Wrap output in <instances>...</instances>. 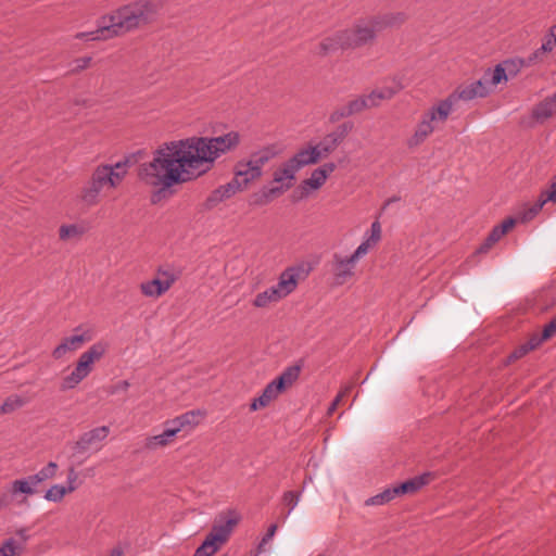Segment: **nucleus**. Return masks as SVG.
Here are the masks:
<instances>
[{
  "mask_svg": "<svg viewBox=\"0 0 556 556\" xmlns=\"http://www.w3.org/2000/svg\"><path fill=\"white\" fill-rule=\"evenodd\" d=\"M238 131L217 137H191L176 142V184L188 182L207 174L215 162L240 143Z\"/></svg>",
  "mask_w": 556,
  "mask_h": 556,
  "instance_id": "1",
  "label": "nucleus"
},
{
  "mask_svg": "<svg viewBox=\"0 0 556 556\" xmlns=\"http://www.w3.org/2000/svg\"><path fill=\"white\" fill-rule=\"evenodd\" d=\"M163 8L161 0H136L126 3L110 14L103 15L98 28L76 34V38L86 41L111 39L153 23Z\"/></svg>",
  "mask_w": 556,
  "mask_h": 556,
  "instance_id": "2",
  "label": "nucleus"
},
{
  "mask_svg": "<svg viewBox=\"0 0 556 556\" xmlns=\"http://www.w3.org/2000/svg\"><path fill=\"white\" fill-rule=\"evenodd\" d=\"M138 177L153 189L151 202L156 204L162 201L174 185V141L160 146L153 152V159L139 166Z\"/></svg>",
  "mask_w": 556,
  "mask_h": 556,
  "instance_id": "3",
  "label": "nucleus"
},
{
  "mask_svg": "<svg viewBox=\"0 0 556 556\" xmlns=\"http://www.w3.org/2000/svg\"><path fill=\"white\" fill-rule=\"evenodd\" d=\"M129 160L125 159L115 164L98 165L80 192L81 201L88 206H94L102 195L114 190L123 182L128 173Z\"/></svg>",
  "mask_w": 556,
  "mask_h": 556,
  "instance_id": "4",
  "label": "nucleus"
},
{
  "mask_svg": "<svg viewBox=\"0 0 556 556\" xmlns=\"http://www.w3.org/2000/svg\"><path fill=\"white\" fill-rule=\"evenodd\" d=\"M279 154L275 146H266L254 151L247 159L239 160L233 166L232 180H237L240 190L244 191L263 176L264 166Z\"/></svg>",
  "mask_w": 556,
  "mask_h": 556,
  "instance_id": "5",
  "label": "nucleus"
},
{
  "mask_svg": "<svg viewBox=\"0 0 556 556\" xmlns=\"http://www.w3.org/2000/svg\"><path fill=\"white\" fill-rule=\"evenodd\" d=\"M108 349L106 342L98 341L81 353L72 372L62 379L60 390L67 391L76 388L91 374L94 364L105 355Z\"/></svg>",
  "mask_w": 556,
  "mask_h": 556,
  "instance_id": "6",
  "label": "nucleus"
},
{
  "mask_svg": "<svg viewBox=\"0 0 556 556\" xmlns=\"http://www.w3.org/2000/svg\"><path fill=\"white\" fill-rule=\"evenodd\" d=\"M238 523L236 516H225L216 521L203 543L197 548L194 556H213L229 539Z\"/></svg>",
  "mask_w": 556,
  "mask_h": 556,
  "instance_id": "7",
  "label": "nucleus"
},
{
  "mask_svg": "<svg viewBox=\"0 0 556 556\" xmlns=\"http://www.w3.org/2000/svg\"><path fill=\"white\" fill-rule=\"evenodd\" d=\"M299 170L294 167V165L287 160L283 162L273 175V181L278 184L279 186L268 188L263 192V201L256 202L257 204H264L271 201L274 198L281 195L287 190H289L293 180L295 179V175Z\"/></svg>",
  "mask_w": 556,
  "mask_h": 556,
  "instance_id": "8",
  "label": "nucleus"
},
{
  "mask_svg": "<svg viewBox=\"0 0 556 556\" xmlns=\"http://www.w3.org/2000/svg\"><path fill=\"white\" fill-rule=\"evenodd\" d=\"M36 493L37 488L28 476L15 479L8 485L7 493L0 496V508H5L11 503H16L18 505L27 504L28 497Z\"/></svg>",
  "mask_w": 556,
  "mask_h": 556,
  "instance_id": "9",
  "label": "nucleus"
},
{
  "mask_svg": "<svg viewBox=\"0 0 556 556\" xmlns=\"http://www.w3.org/2000/svg\"><path fill=\"white\" fill-rule=\"evenodd\" d=\"M379 29L376 28L374 16L357 21L352 27L343 30L345 46L348 48H357L364 46L376 37Z\"/></svg>",
  "mask_w": 556,
  "mask_h": 556,
  "instance_id": "10",
  "label": "nucleus"
},
{
  "mask_svg": "<svg viewBox=\"0 0 556 556\" xmlns=\"http://www.w3.org/2000/svg\"><path fill=\"white\" fill-rule=\"evenodd\" d=\"M93 338L94 331L91 328L78 326L74 329V334L63 338L60 344L54 348L52 356L55 359L63 358L67 353L79 350Z\"/></svg>",
  "mask_w": 556,
  "mask_h": 556,
  "instance_id": "11",
  "label": "nucleus"
},
{
  "mask_svg": "<svg viewBox=\"0 0 556 556\" xmlns=\"http://www.w3.org/2000/svg\"><path fill=\"white\" fill-rule=\"evenodd\" d=\"M364 257L357 250L350 256H342L338 253L332 257V274L334 283L342 286L351 280L355 274L356 263Z\"/></svg>",
  "mask_w": 556,
  "mask_h": 556,
  "instance_id": "12",
  "label": "nucleus"
},
{
  "mask_svg": "<svg viewBox=\"0 0 556 556\" xmlns=\"http://www.w3.org/2000/svg\"><path fill=\"white\" fill-rule=\"evenodd\" d=\"M453 112L451 100H440L420 115V121L433 127V131L443 125Z\"/></svg>",
  "mask_w": 556,
  "mask_h": 556,
  "instance_id": "13",
  "label": "nucleus"
},
{
  "mask_svg": "<svg viewBox=\"0 0 556 556\" xmlns=\"http://www.w3.org/2000/svg\"><path fill=\"white\" fill-rule=\"evenodd\" d=\"M110 428L101 426L84 432L74 443L77 453H85L91 448L100 450L101 443L108 438Z\"/></svg>",
  "mask_w": 556,
  "mask_h": 556,
  "instance_id": "14",
  "label": "nucleus"
},
{
  "mask_svg": "<svg viewBox=\"0 0 556 556\" xmlns=\"http://www.w3.org/2000/svg\"><path fill=\"white\" fill-rule=\"evenodd\" d=\"M490 89L485 86L482 79L476 80L467 86L458 88L455 92L450 94L445 100H451L452 109L458 100L470 101L476 98H483L488 96Z\"/></svg>",
  "mask_w": 556,
  "mask_h": 556,
  "instance_id": "15",
  "label": "nucleus"
},
{
  "mask_svg": "<svg viewBox=\"0 0 556 556\" xmlns=\"http://www.w3.org/2000/svg\"><path fill=\"white\" fill-rule=\"evenodd\" d=\"M174 283L173 273H159L152 280L140 285L141 292L149 298H159Z\"/></svg>",
  "mask_w": 556,
  "mask_h": 556,
  "instance_id": "16",
  "label": "nucleus"
},
{
  "mask_svg": "<svg viewBox=\"0 0 556 556\" xmlns=\"http://www.w3.org/2000/svg\"><path fill=\"white\" fill-rule=\"evenodd\" d=\"M238 192H242L240 190V185L237 182V180L231 179L230 181L215 188L207 195L204 205L206 208H213L219 203L232 198Z\"/></svg>",
  "mask_w": 556,
  "mask_h": 556,
  "instance_id": "17",
  "label": "nucleus"
},
{
  "mask_svg": "<svg viewBox=\"0 0 556 556\" xmlns=\"http://www.w3.org/2000/svg\"><path fill=\"white\" fill-rule=\"evenodd\" d=\"M299 279L300 268L290 267L280 274L278 282L273 287L275 288L279 296L281 299H285L296 289Z\"/></svg>",
  "mask_w": 556,
  "mask_h": 556,
  "instance_id": "18",
  "label": "nucleus"
},
{
  "mask_svg": "<svg viewBox=\"0 0 556 556\" xmlns=\"http://www.w3.org/2000/svg\"><path fill=\"white\" fill-rule=\"evenodd\" d=\"M336 169L334 163H326L321 165L320 167L314 169L308 178L303 180L302 182V189L305 193H308L314 190H318L321 188L327 178L331 173H333Z\"/></svg>",
  "mask_w": 556,
  "mask_h": 556,
  "instance_id": "19",
  "label": "nucleus"
},
{
  "mask_svg": "<svg viewBox=\"0 0 556 556\" xmlns=\"http://www.w3.org/2000/svg\"><path fill=\"white\" fill-rule=\"evenodd\" d=\"M506 71L511 75H516L518 72V66L516 62L513 60L505 61L504 64H497L492 72H488L484 74L482 80L485 81V86L491 84L492 86H496L501 83L507 81L508 76Z\"/></svg>",
  "mask_w": 556,
  "mask_h": 556,
  "instance_id": "20",
  "label": "nucleus"
},
{
  "mask_svg": "<svg viewBox=\"0 0 556 556\" xmlns=\"http://www.w3.org/2000/svg\"><path fill=\"white\" fill-rule=\"evenodd\" d=\"M554 115H556V91L534 105L531 113L532 118L540 124Z\"/></svg>",
  "mask_w": 556,
  "mask_h": 556,
  "instance_id": "21",
  "label": "nucleus"
},
{
  "mask_svg": "<svg viewBox=\"0 0 556 556\" xmlns=\"http://www.w3.org/2000/svg\"><path fill=\"white\" fill-rule=\"evenodd\" d=\"M516 220L514 218L505 219L501 225L495 226L484 242L477 250L478 253H486L491 248L498 242L504 235L514 228Z\"/></svg>",
  "mask_w": 556,
  "mask_h": 556,
  "instance_id": "22",
  "label": "nucleus"
},
{
  "mask_svg": "<svg viewBox=\"0 0 556 556\" xmlns=\"http://www.w3.org/2000/svg\"><path fill=\"white\" fill-rule=\"evenodd\" d=\"M283 391L281 388L276 383L275 380L270 381L265 389L263 390L262 394L258 397H255L251 405L250 409L255 412L260 408L267 407L274 400H276L279 394H281Z\"/></svg>",
  "mask_w": 556,
  "mask_h": 556,
  "instance_id": "23",
  "label": "nucleus"
},
{
  "mask_svg": "<svg viewBox=\"0 0 556 556\" xmlns=\"http://www.w3.org/2000/svg\"><path fill=\"white\" fill-rule=\"evenodd\" d=\"M431 473H424L421 476L409 479L401 484L391 486L394 497L402 496L404 494H410L417 492L424 485L429 483Z\"/></svg>",
  "mask_w": 556,
  "mask_h": 556,
  "instance_id": "24",
  "label": "nucleus"
},
{
  "mask_svg": "<svg viewBox=\"0 0 556 556\" xmlns=\"http://www.w3.org/2000/svg\"><path fill=\"white\" fill-rule=\"evenodd\" d=\"M382 228L379 220L371 223L370 228L364 235L363 242L356 248L358 253L365 256L381 240Z\"/></svg>",
  "mask_w": 556,
  "mask_h": 556,
  "instance_id": "25",
  "label": "nucleus"
},
{
  "mask_svg": "<svg viewBox=\"0 0 556 556\" xmlns=\"http://www.w3.org/2000/svg\"><path fill=\"white\" fill-rule=\"evenodd\" d=\"M344 138L343 131H334L325 136L317 144L314 146L318 152L319 160L327 157L332 153Z\"/></svg>",
  "mask_w": 556,
  "mask_h": 556,
  "instance_id": "26",
  "label": "nucleus"
},
{
  "mask_svg": "<svg viewBox=\"0 0 556 556\" xmlns=\"http://www.w3.org/2000/svg\"><path fill=\"white\" fill-rule=\"evenodd\" d=\"M433 132V127L428 126V123L421 122L420 119L414 127L413 132L406 139V146L408 149H416L421 146Z\"/></svg>",
  "mask_w": 556,
  "mask_h": 556,
  "instance_id": "27",
  "label": "nucleus"
},
{
  "mask_svg": "<svg viewBox=\"0 0 556 556\" xmlns=\"http://www.w3.org/2000/svg\"><path fill=\"white\" fill-rule=\"evenodd\" d=\"M344 41L345 37L343 30L332 36L326 37L318 45V53L321 55H327L340 49H349Z\"/></svg>",
  "mask_w": 556,
  "mask_h": 556,
  "instance_id": "28",
  "label": "nucleus"
},
{
  "mask_svg": "<svg viewBox=\"0 0 556 556\" xmlns=\"http://www.w3.org/2000/svg\"><path fill=\"white\" fill-rule=\"evenodd\" d=\"M289 161L300 170L304 166L316 164L319 161V155L314 146H309L298 151Z\"/></svg>",
  "mask_w": 556,
  "mask_h": 556,
  "instance_id": "29",
  "label": "nucleus"
},
{
  "mask_svg": "<svg viewBox=\"0 0 556 556\" xmlns=\"http://www.w3.org/2000/svg\"><path fill=\"white\" fill-rule=\"evenodd\" d=\"M403 88L402 85L395 84L394 86H386L382 88H378L372 90L370 93L366 94L367 101L371 108H376L380 105L383 100L391 99L396 92H399Z\"/></svg>",
  "mask_w": 556,
  "mask_h": 556,
  "instance_id": "30",
  "label": "nucleus"
},
{
  "mask_svg": "<svg viewBox=\"0 0 556 556\" xmlns=\"http://www.w3.org/2000/svg\"><path fill=\"white\" fill-rule=\"evenodd\" d=\"M376 28L379 31L393 26L402 25L406 20L407 15L404 12L386 13L382 15L374 16Z\"/></svg>",
  "mask_w": 556,
  "mask_h": 556,
  "instance_id": "31",
  "label": "nucleus"
},
{
  "mask_svg": "<svg viewBox=\"0 0 556 556\" xmlns=\"http://www.w3.org/2000/svg\"><path fill=\"white\" fill-rule=\"evenodd\" d=\"M202 419L200 412L190 410L176 417V433L180 431H191Z\"/></svg>",
  "mask_w": 556,
  "mask_h": 556,
  "instance_id": "32",
  "label": "nucleus"
},
{
  "mask_svg": "<svg viewBox=\"0 0 556 556\" xmlns=\"http://www.w3.org/2000/svg\"><path fill=\"white\" fill-rule=\"evenodd\" d=\"M174 440V428H166L162 433L146 439L144 447L150 451L169 444Z\"/></svg>",
  "mask_w": 556,
  "mask_h": 556,
  "instance_id": "33",
  "label": "nucleus"
},
{
  "mask_svg": "<svg viewBox=\"0 0 556 556\" xmlns=\"http://www.w3.org/2000/svg\"><path fill=\"white\" fill-rule=\"evenodd\" d=\"M282 299L279 296L275 288L271 286L255 295L252 305L256 308H266L271 304L278 303Z\"/></svg>",
  "mask_w": 556,
  "mask_h": 556,
  "instance_id": "34",
  "label": "nucleus"
},
{
  "mask_svg": "<svg viewBox=\"0 0 556 556\" xmlns=\"http://www.w3.org/2000/svg\"><path fill=\"white\" fill-rule=\"evenodd\" d=\"M549 201H556V180L552 181L547 190L541 192L538 203L530 208L529 216H525V219L531 218L532 216L538 214L542 210L544 204Z\"/></svg>",
  "mask_w": 556,
  "mask_h": 556,
  "instance_id": "35",
  "label": "nucleus"
},
{
  "mask_svg": "<svg viewBox=\"0 0 556 556\" xmlns=\"http://www.w3.org/2000/svg\"><path fill=\"white\" fill-rule=\"evenodd\" d=\"M301 371V367L290 366L286 368L279 377L275 379L276 383L285 391L287 388L291 387L299 378Z\"/></svg>",
  "mask_w": 556,
  "mask_h": 556,
  "instance_id": "36",
  "label": "nucleus"
},
{
  "mask_svg": "<svg viewBox=\"0 0 556 556\" xmlns=\"http://www.w3.org/2000/svg\"><path fill=\"white\" fill-rule=\"evenodd\" d=\"M27 399L18 395L12 394L8 396L4 402L0 405V416L14 413L15 410L22 408L27 404Z\"/></svg>",
  "mask_w": 556,
  "mask_h": 556,
  "instance_id": "37",
  "label": "nucleus"
},
{
  "mask_svg": "<svg viewBox=\"0 0 556 556\" xmlns=\"http://www.w3.org/2000/svg\"><path fill=\"white\" fill-rule=\"evenodd\" d=\"M58 464L54 462H49L45 467H42L37 473L28 476L35 486L46 480L53 479L58 471Z\"/></svg>",
  "mask_w": 556,
  "mask_h": 556,
  "instance_id": "38",
  "label": "nucleus"
},
{
  "mask_svg": "<svg viewBox=\"0 0 556 556\" xmlns=\"http://www.w3.org/2000/svg\"><path fill=\"white\" fill-rule=\"evenodd\" d=\"M85 227L79 224H65L59 229V237L62 241L80 238L85 233Z\"/></svg>",
  "mask_w": 556,
  "mask_h": 556,
  "instance_id": "39",
  "label": "nucleus"
},
{
  "mask_svg": "<svg viewBox=\"0 0 556 556\" xmlns=\"http://www.w3.org/2000/svg\"><path fill=\"white\" fill-rule=\"evenodd\" d=\"M366 109H371L369 102L367 101L366 94L358 97L352 101H350L346 106L341 111L340 116H350L356 113H359Z\"/></svg>",
  "mask_w": 556,
  "mask_h": 556,
  "instance_id": "40",
  "label": "nucleus"
},
{
  "mask_svg": "<svg viewBox=\"0 0 556 556\" xmlns=\"http://www.w3.org/2000/svg\"><path fill=\"white\" fill-rule=\"evenodd\" d=\"M394 498L395 497L393 495L391 488H388V489L383 490L382 492L367 498L365 501V505L366 506H380V505L388 504L389 502H391Z\"/></svg>",
  "mask_w": 556,
  "mask_h": 556,
  "instance_id": "41",
  "label": "nucleus"
},
{
  "mask_svg": "<svg viewBox=\"0 0 556 556\" xmlns=\"http://www.w3.org/2000/svg\"><path fill=\"white\" fill-rule=\"evenodd\" d=\"M66 494L70 492L62 484H53L51 485L45 493V500L53 503H60Z\"/></svg>",
  "mask_w": 556,
  "mask_h": 556,
  "instance_id": "42",
  "label": "nucleus"
},
{
  "mask_svg": "<svg viewBox=\"0 0 556 556\" xmlns=\"http://www.w3.org/2000/svg\"><path fill=\"white\" fill-rule=\"evenodd\" d=\"M23 548L14 539L5 540L0 546V556H15Z\"/></svg>",
  "mask_w": 556,
  "mask_h": 556,
  "instance_id": "43",
  "label": "nucleus"
},
{
  "mask_svg": "<svg viewBox=\"0 0 556 556\" xmlns=\"http://www.w3.org/2000/svg\"><path fill=\"white\" fill-rule=\"evenodd\" d=\"M300 493H296L294 491H288L282 496V502L285 505L289 507L288 513L283 517V521L288 518V516L292 513V510L298 506L300 501Z\"/></svg>",
  "mask_w": 556,
  "mask_h": 556,
  "instance_id": "44",
  "label": "nucleus"
},
{
  "mask_svg": "<svg viewBox=\"0 0 556 556\" xmlns=\"http://www.w3.org/2000/svg\"><path fill=\"white\" fill-rule=\"evenodd\" d=\"M65 489L70 492V493H73L74 491H76L79 486V483H78V473L75 471V469L73 467H71L68 469V472H67V478H66V485H64Z\"/></svg>",
  "mask_w": 556,
  "mask_h": 556,
  "instance_id": "45",
  "label": "nucleus"
},
{
  "mask_svg": "<svg viewBox=\"0 0 556 556\" xmlns=\"http://www.w3.org/2000/svg\"><path fill=\"white\" fill-rule=\"evenodd\" d=\"M530 352V350H528V345L526 343H522L520 344L519 346H517L508 356V362L511 363V362H515L521 357H523L525 355H527L528 353Z\"/></svg>",
  "mask_w": 556,
  "mask_h": 556,
  "instance_id": "46",
  "label": "nucleus"
},
{
  "mask_svg": "<svg viewBox=\"0 0 556 556\" xmlns=\"http://www.w3.org/2000/svg\"><path fill=\"white\" fill-rule=\"evenodd\" d=\"M351 390V387L346 386L343 388V390L341 392H339V394L334 397V400L332 401V403L330 404L329 408H328V412L327 414L330 416L332 415L338 405L340 404L341 400L350 392Z\"/></svg>",
  "mask_w": 556,
  "mask_h": 556,
  "instance_id": "47",
  "label": "nucleus"
},
{
  "mask_svg": "<svg viewBox=\"0 0 556 556\" xmlns=\"http://www.w3.org/2000/svg\"><path fill=\"white\" fill-rule=\"evenodd\" d=\"M130 387V383L127 380H121L108 388V393L113 395L119 392H126L128 388Z\"/></svg>",
  "mask_w": 556,
  "mask_h": 556,
  "instance_id": "48",
  "label": "nucleus"
},
{
  "mask_svg": "<svg viewBox=\"0 0 556 556\" xmlns=\"http://www.w3.org/2000/svg\"><path fill=\"white\" fill-rule=\"evenodd\" d=\"M276 531H277V525H271L268 528L267 533L263 536L262 541L258 544L257 549L260 553L264 551L265 545L274 538V535L276 534Z\"/></svg>",
  "mask_w": 556,
  "mask_h": 556,
  "instance_id": "49",
  "label": "nucleus"
},
{
  "mask_svg": "<svg viewBox=\"0 0 556 556\" xmlns=\"http://www.w3.org/2000/svg\"><path fill=\"white\" fill-rule=\"evenodd\" d=\"M556 43H554L553 37H551L549 33L544 37L543 43L540 47V52L549 53L553 51Z\"/></svg>",
  "mask_w": 556,
  "mask_h": 556,
  "instance_id": "50",
  "label": "nucleus"
},
{
  "mask_svg": "<svg viewBox=\"0 0 556 556\" xmlns=\"http://www.w3.org/2000/svg\"><path fill=\"white\" fill-rule=\"evenodd\" d=\"M556 333V317L545 325L542 334L543 339H551Z\"/></svg>",
  "mask_w": 556,
  "mask_h": 556,
  "instance_id": "51",
  "label": "nucleus"
},
{
  "mask_svg": "<svg viewBox=\"0 0 556 556\" xmlns=\"http://www.w3.org/2000/svg\"><path fill=\"white\" fill-rule=\"evenodd\" d=\"M546 339H543V334L542 333L541 334L534 333L525 343L528 345V350L532 351V350L536 349Z\"/></svg>",
  "mask_w": 556,
  "mask_h": 556,
  "instance_id": "52",
  "label": "nucleus"
},
{
  "mask_svg": "<svg viewBox=\"0 0 556 556\" xmlns=\"http://www.w3.org/2000/svg\"><path fill=\"white\" fill-rule=\"evenodd\" d=\"M545 54L544 52H540V48L536 49L530 56H529V63H535L542 59V55Z\"/></svg>",
  "mask_w": 556,
  "mask_h": 556,
  "instance_id": "53",
  "label": "nucleus"
},
{
  "mask_svg": "<svg viewBox=\"0 0 556 556\" xmlns=\"http://www.w3.org/2000/svg\"><path fill=\"white\" fill-rule=\"evenodd\" d=\"M16 534L21 538L23 543H25L28 540V538H29L28 534H27V529L26 528L18 529L16 531Z\"/></svg>",
  "mask_w": 556,
  "mask_h": 556,
  "instance_id": "54",
  "label": "nucleus"
},
{
  "mask_svg": "<svg viewBox=\"0 0 556 556\" xmlns=\"http://www.w3.org/2000/svg\"><path fill=\"white\" fill-rule=\"evenodd\" d=\"M124 554V549L121 546H116L111 549L109 556H122Z\"/></svg>",
  "mask_w": 556,
  "mask_h": 556,
  "instance_id": "55",
  "label": "nucleus"
},
{
  "mask_svg": "<svg viewBox=\"0 0 556 556\" xmlns=\"http://www.w3.org/2000/svg\"><path fill=\"white\" fill-rule=\"evenodd\" d=\"M80 64L77 65L78 68H85L87 67L88 63L90 62V58H85L78 61Z\"/></svg>",
  "mask_w": 556,
  "mask_h": 556,
  "instance_id": "56",
  "label": "nucleus"
},
{
  "mask_svg": "<svg viewBox=\"0 0 556 556\" xmlns=\"http://www.w3.org/2000/svg\"><path fill=\"white\" fill-rule=\"evenodd\" d=\"M548 33L551 37H553L554 43H556V25L551 26Z\"/></svg>",
  "mask_w": 556,
  "mask_h": 556,
  "instance_id": "57",
  "label": "nucleus"
},
{
  "mask_svg": "<svg viewBox=\"0 0 556 556\" xmlns=\"http://www.w3.org/2000/svg\"><path fill=\"white\" fill-rule=\"evenodd\" d=\"M520 64H521V61H518V64L516 63V65H517L518 67L520 66Z\"/></svg>",
  "mask_w": 556,
  "mask_h": 556,
  "instance_id": "58",
  "label": "nucleus"
}]
</instances>
